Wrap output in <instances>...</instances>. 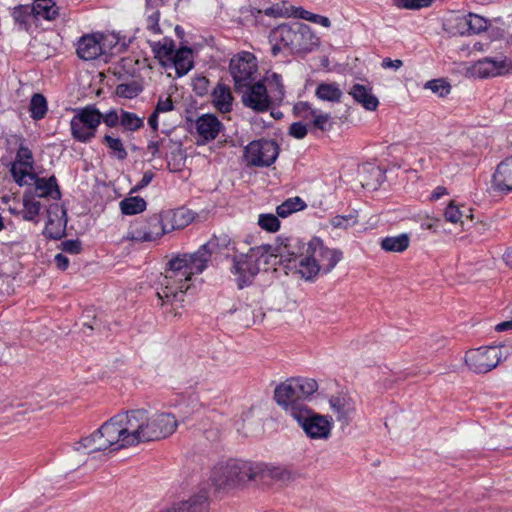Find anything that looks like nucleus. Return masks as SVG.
<instances>
[{
	"mask_svg": "<svg viewBox=\"0 0 512 512\" xmlns=\"http://www.w3.org/2000/svg\"><path fill=\"white\" fill-rule=\"evenodd\" d=\"M210 258L211 252L207 244H203L194 253L179 254L169 260L157 291L161 306H171L165 312L177 315L176 309L182 306L192 286V276L201 274L207 268Z\"/></svg>",
	"mask_w": 512,
	"mask_h": 512,
	"instance_id": "obj_1",
	"label": "nucleus"
},
{
	"mask_svg": "<svg viewBox=\"0 0 512 512\" xmlns=\"http://www.w3.org/2000/svg\"><path fill=\"white\" fill-rule=\"evenodd\" d=\"M318 388L319 385L313 378L289 377L276 385L273 400L290 416H323L308 406Z\"/></svg>",
	"mask_w": 512,
	"mask_h": 512,
	"instance_id": "obj_2",
	"label": "nucleus"
},
{
	"mask_svg": "<svg viewBox=\"0 0 512 512\" xmlns=\"http://www.w3.org/2000/svg\"><path fill=\"white\" fill-rule=\"evenodd\" d=\"M131 419L124 421H106L96 432L88 437L83 438L75 446V451L82 456L77 464L84 462V456L97 451H117L122 448L134 446L131 441L132 434L130 431Z\"/></svg>",
	"mask_w": 512,
	"mask_h": 512,
	"instance_id": "obj_3",
	"label": "nucleus"
},
{
	"mask_svg": "<svg viewBox=\"0 0 512 512\" xmlns=\"http://www.w3.org/2000/svg\"><path fill=\"white\" fill-rule=\"evenodd\" d=\"M269 41L271 53L277 56L281 51L291 54H306L320 46V38L312 28L301 22L281 24L271 30Z\"/></svg>",
	"mask_w": 512,
	"mask_h": 512,
	"instance_id": "obj_4",
	"label": "nucleus"
},
{
	"mask_svg": "<svg viewBox=\"0 0 512 512\" xmlns=\"http://www.w3.org/2000/svg\"><path fill=\"white\" fill-rule=\"evenodd\" d=\"M271 245H260L250 248L246 254H239L233 257L231 273L235 276L238 289H243L252 284L255 276L260 271L261 264H269L277 255L273 254Z\"/></svg>",
	"mask_w": 512,
	"mask_h": 512,
	"instance_id": "obj_5",
	"label": "nucleus"
},
{
	"mask_svg": "<svg viewBox=\"0 0 512 512\" xmlns=\"http://www.w3.org/2000/svg\"><path fill=\"white\" fill-rule=\"evenodd\" d=\"M211 481L216 490L255 481L254 463L231 459L226 463L218 464L212 470Z\"/></svg>",
	"mask_w": 512,
	"mask_h": 512,
	"instance_id": "obj_6",
	"label": "nucleus"
},
{
	"mask_svg": "<svg viewBox=\"0 0 512 512\" xmlns=\"http://www.w3.org/2000/svg\"><path fill=\"white\" fill-rule=\"evenodd\" d=\"M178 425L175 418H132L130 439L134 445L159 440L171 435Z\"/></svg>",
	"mask_w": 512,
	"mask_h": 512,
	"instance_id": "obj_7",
	"label": "nucleus"
},
{
	"mask_svg": "<svg viewBox=\"0 0 512 512\" xmlns=\"http://www.w3.org/2000/svg\"><path fill=\"white\" fill-rule=\"evenodd\" d=\"M101 119V111L95 105L77 109L70 120L71 136L77 142L90 143L96 136Z\"/></svg>",
	"mask_w": 512,
	"mask_h": 512,
	"instance_id": "obj_8",
	"label": "nucleus"
},
{
	"mask_svg": "<svg viewBox=\"0 0 512 512\" xmlns=\"http://www.w3.org/2000/svg\"><path fill=\"white\" fill-rule=\"evenodd\" d=\"M165 218L162 213H154L137 218L129 227L127 239L135 242H152L166 234Z\"/></svg>",
	"mask_w": 512,
	"mask_h": 512,
	"instance_id": "obj_9",
	"label": "nucleus"
},
{
	"mask_svg": "<svg viewBox=\"0 0 512 512\" xmlns=\"http://www.w3.org/2000/svg\"><path fill=\"white\" fill-rule=\"evenodd\" d=\"M258 63L251 52L242 51L234 55L229 63V72L234 81L235 91H241L243 87L256 80Z\"/></svg>",
	"mask_w": 512,
	"mask_h": 512,
	"instance_id": "obj_10",
	"label": "nucleus"
},
{
	"mask_svg": "<svg viewBox=\"0 0 512 512\" xmlns=\"http://www.w3.org/2000/svg\"><path fill=\"white\" fill-rule=\"evenodd\" d=\"M112 44H117L114 36L100 32L84 34L76 43V54L84 61H92L107 54L112 49Z\"/></svg>",
	"mask_w": 512,
	"mask_h": 512,
	"instance_id": "obj_11",
	"label": "nucleus"
},
{
	"mask_svg": "<svg viewBox=\"0 0 512 512\" xmlns=\"http://www.w3.org/2000/svg\"><path fill=\"white\" fill-rule=\"evenodd\" d=\"M294 243L290 242L284 246L287 255L280 254L279 262L286 263V267H295L301 278L305 280H312L318 273L319 267L316 265L311 253H307V246H302L305 252L296 253L291 250L293 247H299L300 241L298 239L293 240Z\"/></svg>",
	"mask_w": 512,
	"mask_h": 512,
	"instance_id": "obj_12",
	"label": "nucleus"
},
{
	"mask_svg": "<svg viewBox=\"0 0 512 512\" xmlns=\"http://www.w3.org/2000/svg\"><path fill=\"white\" fill-rule=\"evenodd\" d=\"M502 356L501 347L482 346L468 350L465 353L464 360L471 371L477 374H485L498 366Z\"/></svg>",
	"mask_w": 512,
	"mask_h": 512,
	"instance_id": "obj_13",
	"label": "nucleus"
},
{
	"mask_svg": "<svg viewBox=\"0 0 512 512\" xmlns=\"http://www.w3.org/2000/svg\"><path fill=\"white\" fill-rule=\"evenodd\" d=\"M278 155L279 146L274 140H254L244 148V159L248 166L269 167Z\"/></svg>",
	"mask_w": 512,
	"mask_h": 512,
	"instance_id": "obj_14",
	"label": "nucleus"
},
{
	"mask_svg": "<svg viewBox=\"0 0 512 512\" xmlns=\"http://www.w3.org/2000/svg\"><path fill=\"white\" fill-rule=\"evenodd\" d=\"M18 149L15 160L11 163L10 173L18 186L26 184L25 178L34 174V156L32 150L26 145V140L21 135H14Z\"/></svg>",
	"mask_w": 512,
	"mask_h": 512,
	"instance_id": "obj_15",
	"label": "nucleus"
},
{
	"mask_svg": "<svg viewBox=\"0 0 512 512\" xmlns=\"http://www.w3.org/2000/svg\"><path fill=\"white\" fill-rule=\"evenodd\" d=\"M236 92L241 94L243 105L255 113H265L273 105L271 97L267 93V87L261 80L254 81L243 87L241 91Z\"/></svg>",
	"mask_w": 512,
	"mask_h": 512,
	"instance_id": "obj_16",
	"label": "nucleus"
},
{
	"mask_svg": "<svg viewBox=\"0 0 512 512\" xmlns=\"http://www.w3.org/2000/svg\"><path fill=\"white\" fill-rule=\"evenodd\" d=\"M307 253H311L316 265L319 267V272L328 273L338 264L342 259V252L336 249L326 247L323 241L314 237L307 243Z\"/></svg>",
	"mask_w": 512,
	"mask_h": 512,
	"instance_id": "obj_17",
	"label": "nucleus"
},
{
	"mask_svg": "<svg viewBox=\"0 0 512 512\" xmlns=\"http://www.w3.org/2000/svg\"><path fill=\"white\" fill-rule=\"evenodd\" d=\"M512 69L511 62L507 58L499 60L485 57L476 61L472 66V73L478 78H491L509 73Z\"/></svg>",
	"mask_w": 512,
	"mask_h": 512,
	"instance_id": "obj_18",
	"label": "nucleus"
},
{
	"mask_svg": "<svg viewBox=\"0 0 512 512\" xmlns=\"http://www.w3.org/2000/svg\"><path fill=\"white\" fill-rule=\"evenodd\" d=\"M491 189L500 195L512 193V156L502 160L491 177Z\"/></svg>",
	"mask_w": 512,
	"mask_h": 512,
	"instance_id": "obj_19",
	"label": "nucleus"
},
{
	"mask_svg": "<svg viewBox=\"0 0 512 512\" xmlns=\"http://www.w3.org/2000/svg\"><path fill=\"white\" fill-rule=\"evenodd\" d=\"M255 481L266 482L271 479L283 484L295 479V474L287 467L270 466L263 463H254Z\"/></svg>",
	"mask_w": 512,
	"mask_h": 512,
	"instance_id": "obj_20",
	"label": "nucleus"
},
{
	"mask_svg": "<svg viewBox=\"0 0 512 512\" xmlns=\"http://www.w3.org/2000/svg\"><path fill=\"white\" fill-rule=\"evenodd\" d=\"M299 426L311 439H326L334 426L333 418H296Z\"/></svg>",
	"mask_w": 512,
	"mask_h": 512,
	"instance_id": "obj_21",
	"label": "nucleus"
},
{
	"mask_svg": "<svg viewBox=\"0 0 512 512\" xmlns=\"http://www.w3.org/2000/svg\"><path fill=\"white\" fill-rule=\"evenodd\" d=\"M209 495L206 489H202L189 499L180 501L170 507L167 512H208Z\"/></svg>",
	"mask_w": 512,
	"mask_h": 512,
	"instance_id": "obj_22",
	"label": "nucleus"
},
{
	"mask_svg": "<svg viewBox=\"0 0 512 512\" xmlns=\"http://www.w3.org/2000/svg\"><path fill=\"white\" fill-rule=\"evenodd\" d=\"M323 396L322 390L317 393V397ZM325 397L328 398L332 412L338 414V416H348L355 411V402L344 389L338 390L330 396L325 395Z\"/></svg>",
	"mask_w": 512,
	"mask_h": 512,
	"instance_id": "obj_23",
	"label": "nucleus"
},
{
	"mask_svg": "<svg viewBox=\"0 0 512 512\" xmlns=\"http://www.w3.org/2000/svg\"><path fill=\"white\" fill-rule=\"evenodd\" d=\"M34 181L36 196L39 198H52L53 200L61 199V191L57 182V178L52 175L49 178L39 177L37 174L29 176Z\"/></svg>",
	"mask_w": 512,
	"mask_h": 512,
	"instance_id": "obj_24",
	"label": "nucleus"
},
{
	"mask_svg": "<svg viewBox=\"0 0 512 512\" xmlns=\"http://www.w3.org/2000/svg\"><path fill=\"white\" fill-rule=\"evenodd\" d=\"M196 131L198 135L206 141L217 138L223 129V124L214 114H203L196 120Z\"/></svg>",
	"mask_w": 512,
	"mask_h": 512,
	"instance_id": "obj_25",
	"label": "nucleus"
},
{
	"mask_svg": "<svg viewBox=\"0 0 512 512\" xmlns=\"http://www.w3.org/2000/svg\"><path fill=\"white\" fill-rule=\"evenodd\" d=\"M162 215L163 218H165V227L167 233L173 230L185 228L194 219L193 212L184 207L162 212Z\"/></svg>",
	"mask_w": 512,
	"mask_h": 512,
	"instance_id": "obj_26",
	"label": "nucleus"
},
{
	"mask_svg": "<svg viewBox=\"0 0 512 512\" xmlns=\"http://www.w3.org/2000/svg\"><path fill=\"white\" fill-rule=\"evenodd\" d=\"M211 101L217 111L228 113L232 110L233 96L228 85L219 82L211 92Z\"/></svg>",
	"mask_w": 512,
	"mask_h": 512,
	"instance_id": "obj_27",
	"label": "nucleus"
},
{
	"mask_svg": "<svg viewBox=\"0 0 512 512\" xmlns=\"http://www.w3.org/2000/svg\"><path fill=\"white\" fill-rule=\"evenodd\" d=\"M353 99L360 103L366 110L375 111L379 105L378 98L372 93V88L356 83L350 90Z\"/></svg>",
	"mask_w": 512,
	"mask_h": 512,
	"instance_id": "obj_28",
	"label": "nucleus"
},
{
	"mask_svg": "<svg viewBox=\"0 0 512 512\" xmlns=\"http://www.w3.org/2000/svg\"><path fill=\"white\" fill-rule=\"evenodd\" d=\"M458 27L462 35L479 34L487 29L488 20L478 14L468 13L460 18Z\"/></svg>",
	"mask_w": 512,
	"mask_h": 512,
	"instance_id": "obj_29",
	"label": "nucleus"
},
{
	"mask_svg": "<svg viewBox=\"0 0 512 512\" xmlns=\"http://www.w3.org/2000/svg\"><path fill=\"white\" fill-rule=\"evenodd\" d=\"M11 16L18 29L24 31L30 29L34 19H39L32 5L29 4L15 6L11 11Z\"/></svg>",
	"mask_w": 512,
	"mask_h": 512,
	"instance_id": "obj_30",
	"label": "nucleus"
},
{
	"mask_svg": "<svg viewBox=\"0 0 512 512\" xmlns=\"http://www.w3.org/2000/svg\"><path fill=\"white\" fill-rule=\"evenodd\" d=\"M267 87V93L271 97L273 105H280L285 97V88L282 76L273 72L263 81Z\"/></svg>",
	"mask_w": 512,
	"mask_h": 512,
	"instance_id": "obj_31",
	"label": "nucleus"
},
{
	"mask_svg": "<svg viewBox=\"0 0 512 512\" xmlns=\"http://www.w3.org/2000/svg\"><path fill=\"white\" fill-rule=\"evenodd\" d=\"M192 49L190 47H181L176 49L172 58V61L178 76H183L193 68V62L191 60Z\"/></svg>",
	"mask_w": 512,
	"mask_h": 512,
	"instance_id": "obj_32",
	"label": "nucleus"
},
{
	"mask_svg": "<svg viewBox=\"0 0 512 512\" xmlns=\"http://www.w3.org/2000/svg\"><path fill=\"white\" fill-rule=\"evenodd\" d=\"M410 237L407 233H401L396 236H386L381 239L380 247L385 252L402 253L408 249Z\"/></svg>",
	"mask_w": 512,
	"mask_h": 512,
	"instance_id": "obj_33",
	"label": "nucleus"
},
{
	"mask_svg": "<svg viewBox=\"0 0 512 512\" xmlns=\"http://www.w3.org/2000/svg\"><path fill=\"white\" fill-rule=\"evenodd\" d=\"M32 7L39 18L47 21L55 20L60 14L56 0H33Z\"/></svg>",
	"mask_w": 512,
	"mask_h": 512,
	"instance_id": "obj_34",
	"label": "nucleus"
},
{
	"mask_svg": "<svg viewBox=\"0 0 512 512\" xmlns=\"http://www.w3.org/2000/svg\"><path fill=\"white\" fill-rule=\"evenodd\" d=\"M101 143L109 149V155L111 157L120 161H123L127 158L128 152L120 138L105 134L102 137Z\"/></svg>",
	"mask_w": 512,
	"mask_h": 512,
	"instance_id": "obj_35",
	"label": "nucleus"
},
{
	"mask_svg": "<svg viewBox=\"0 0 512 512\" xmlns=\"http://www.w3.org/2000/svg\"><path fill=\"white\" fill-rule=\"evenodd\" d=\"M306 207L307 204L305 201L301 197L295 196L286 199L284 202L278 205L276 208V213L279 217L286 218L292 213L304 210Z\"/></svg>",
	"mask_w": 512,
	"mask_h": 512,
	"instance_id": "obj_36",
	"label": "nucleus"
},
{
	"mask_svg": "<svg viewBox=\"0 0 512 512\" xmlns=\"http://www.w3.org/2000/svg\"><path fill=\"white\" fill-rule=\"evenodd\" d=\"M335 122L329 113L318 111L311 123H309L310 132L318 136L317 132H330L334 128Z\"/></svg>",
	"mask_w": 512,
	"mask_h": 512,
	"instance_id": "obj_37",
	"label": "nucleus"
},
{
	"mask_svg": "<svg viewBox=\"0 0 512 512\" xmlns=\"http://www.w3.org/2000/svg\"><path fill=\"white\" fill-rule=\"evenodd\" d=\"M315 95L320 100L339 102L342 97V91L335 83H320L316 88Z\"/></svg>",
	"mask_w": 512,
	"mask_h": 512,
	"instance_id": "obj_38",
	"label": "nucleus"
},
{
	"mask_svg": "<svg viewBox=\"0 0 512 512\" xmlns=\"http://www.w3.org/2000/svg\"><path fill=\"white\" fill-rule=\"evenodd\" d=\"M120 210L124 215H135L142 213L146 209V201L140 197H127L120 201Z\"/></svg>",
	"mask_w": 512,
	"mask_h": 512,
	"instance_id": "obj_39",
	"label": "nucleus"
},
{
	"mask_svg": "<svg viewBox=\"0 0 512 512\" xmlns=\"http://www.w3.org/2000/svg\"><path fill=\"white\" fill-rule=\"evenodd\" d=\"M41 211V203L36 201L33 196L28 193L23 195V210L21 215L25 221H35Z\"/></svg>",
	"mask_w": 512,
	"mask_h": 512,
	"instance_id": "obj_40",
	"label": "nucleus"
},
{
	"mask_svg": "<svg viewBox=\"0 0 512 512\" xmlns=\"http://www.w3.org/2000/svg\"><path fill=\"white\" fill-rule=\"evenodd\" d=\"M48 110L46 98L40 94L35 93L31 97L29 111L33 120H41L45 117Z\"/></svg>",
	"mask_w": 512,
	"mask_h": 512,
	"instance_id": "obj_41",
	"label": "nucleus"
},
{
	"mask_svg": "<svg viewBox=\"0 0 512 512\" xmlns=\"http://www.w3.org/2000/svg\"><path fill=\"white\" fill-rule=\"evenodd\" d=\"M124 131L136 132L144 126V119L136 113L121 109V124Z\"/></svg>",
	"mask_w": 512,
	"mask_h": 512,
	"instance_id": "obj_42",
	"label": "nucleus"
},
{
	"mask_svg": "<svg viewBox=\"0 0 512 512\" xmlns=\"http://www.w3.org/2000/svg\"><path fill=\"white\" fill-rule=\"evenodd\" d=\"M318 111L307 101H299L293 106L294 115L307 123H311Z\"/></svg>",
	"mask_w": 512,
	"mask_h": 512,
	"instance_id": "obj_43",
	"label": "nucleus"
},
{
	"mask_svg": "<svg viewBox=\"0 0 512 512\" xmlns=\"http://www.w3.org/2000/svg\"><path fill=\"white\" fill-rule=\"evenodd\" d=\"M295 16L298 18L310 21L312 23L319 24L326 28L331 26V21L328 17L314 14V13L307 11L301 7L296 9Z\"/></svg>",
	"mask_w": 512,
	"mask_h": 512,
	"instance_id": "obj_44",
	"label": "nucleus"
},
{
	"mask_svg": "<svg viewBox=\"0 0 512 512\" xmlns=\"http://www.w3.org/2000/svg\"><path fill=\"white\" fill-rule=\"evenodd\" d=\"M153 50L160 58L170 60L176 48L172 39L164 38L163 42H158L154 45Z\"/></svg>",
	"mask_w": 512,
	"mask_h": 512,
	"instance_id": "obj_45",
	"label": "nucleus"
},
{
	"mask_svg": "<svg viewBox=\"0 0 512 512\" xmlns=\"http://www.w3.org/2000/svg\"><path fill=\"white\" fill-rule=\"evenodd\" d=\"M278 215L274 214H260L258 217V225L265 231L275 233L280 228V221Z\"/></svg>",
	"mask_w": 512,
	"mask_h": 512,
	"instance_id": "obj_46",
	"label": "nucleus"
},
{
	"mask_svg": "<svg viewBox=\"0 0 512 512\" xmlns=\"http://www.w3.org/2000/svg\"><path fill=\"white\" fill-rule=\"evenodd\" d=\"M237 431L244 436L252 435L259 431V424L254 421V418H241L235 423Z\"/></svg>",
	"mask_w": 512,
	"mask_h": 512,
	"instance_id": "obj_47",
	"label": "nucleus"
},
{
	"mask_svg": "<svg viewBox=\"0 0 512 512\" xmlns=\"http://www.w3.org/2000/svg\"><path fill=\"white\" fill-rule=\"evenodd\" d=\"M426 88L430 89L433 93L441 97L448 95L451 91V86L444 79H433L427 82Z\"/></svg>",
	"mask_w": 512,
	"mask_h": 512,
	"instance_id": "obj_48",
	"label": "nucleus"
},
{
	"mask_svg": "<svg viewBox=\"0 0 512 512\" xmlns=\"http://www.w3.org/2000/svg\"><path fill=\"white\" fill-rule=\"evenodd\" d=\"M101 122H103L109 128H115L121 124V109H110L106 113L101 112Z\"/></svg>",
	"mask_w": 512,
	"mask_h": 512,
	"instance_id": "obj_49",
	"label": "nucleus"
},
{
	"mask_svg": "<svg viewBox=\"0 0 512 512\" xmlns=\"http://www.w3.org/2000/svg\"><path fill=\"white\" fill-rule=\"evenodd\" d=\"M357 222L353 215H336L330 219V224L334 228L347 229Z\"/></svg>",
	"mask_w": 512,
	"mask_h": 512,
	"instance_id": "obj_50",
	"label": "nucleus"
},
{
	"mask_svg": "<svg viewBox=\"0 0 512 512\" xmlns=\"http://www.w3.org/2000/svg\"><path fill=\"white\" fill-rule=\"evenodd\" d=\"M444 216L446 221L451 223H458L463 217V212L460 210L459 206L455 204L454 201H451L445 208Z\"/></svg>",
	"mask_w": 512,
	"mask_h": 512,
	"instance_id": "obj_51",
	"label": "nucleus"
},
{
	"mask_svg": "<svg viewBox=\"0 0 512 512\" xmlns=\"http://www.w3.org/2000/svg\"><path fill=\"white\" fill-rule=\"evenodd\" d=\"M141 90L135 84L122 83L116 87V93L123 98L132 99L136 97Z\"/></svg>",
	"mask_w": 512,
	"mask_h": 512,
	"instance_id": "obj_52",
	"label": "nucleus"
},
{
	"mask_svg": "<svg viewBox=\"0 0 512 512\" xmlns=\"http://www.w3.org/2000/svg\"><path fill=\"white\" fill-rule=\"evenodd\" d=\"M308 131H310L309 123L304 124L303 122H294L289 127V135L295 139H303Z\"/></svg>",
	"mask_w": 512,
	"mask_h": 512,
	"instance_id": "obj_53",
	"label": "nucleus"
},
{
	"mask_svg": "<svg viewBox=\"0 0 512 512\" xmlns=\"http://www.w3.org/2000/svg\"><path fill=\"white\" fill-rule=\"evenodd\" d=\"M159 20V11H154L152 14L148 15L146 18V29L155 35L161 34L162 30L159 25Z\"/></svg>",
	"mask_w": 512,
	"mask_h": 512,
	"instance_id": "obj_54",
	"label": "nucleus"
},
{
	"mask_svg": "<svg viewBox=\"0 0 512 512\" xmlns=\"http://www.w3.org/2000/svg\"><path fill=\"white\" fill-rule=\"evenodd\" d=\"M431 4H432V0H399L398 1L399 7H402L405 9H410V10L426 8V7H429Z\"/></svg>",
	"mask_w": 512,
	"mask_h": 512,
	"instance_id": "obj_55",
	"label": "nucleus"
},
{
	"mask_svg": "<svg viewBox=\"0 0 512 512\" xmlns=\"http://www.w3.org/2000/svg\"><path fill=\"white\" fill-rule=\"evenodd\" d=\"M174 110V103L170 96L166 98L159 97L154 111L158 114L166 113Z\"/></svg>",
	"mask_w": 512,
	"mask_h": 512,
	"instance_id": "obj_56",
	"label": "nucleus"
},
{
	"mask_svg": "<svg viewBox=\"0 0 512 512\" xmlns=\"http://www.w3.org/2000/svg\"><path fill=\"white\" fill-rule=\"evenodd\" d=\"M209 80L205 76H200L194 79L193 88L197 95L203 96L208 93Z\"/></svg>",
	"mask_w": 512,
	"mask_h": 512,
	"instance_id": "obj_57",
	"label": "nucleus"
},
{
	"mask_svg": "<svg viewBox=\"0 0 512 512\" xmlns=\"http://www.w3.org/2000/svg\"><path fill=\"white\" fill-rule=\"evenodd\" d=\"M421 227L425 230H430L434 234H438L442 231L443 221L441 219L431 218L424 221Z\"/></svg>",
	"mask_w": 512,
	"mask_h": 512,
	"instance_id": "obj_58",
	"label": "nucleus"
},
{
	"mask_svg": "<svg viewBox=\"0 0 512 512\" xmlns=\"http://www.w3.org/2000/svg\"><path fill=\"white\" fill-rule=\"evenodd\" d=\"M62 250L64 252H66V253L78 254L82 250V244H81V242L78 239H76V240H72V239L65 240V241L62 242Z\"/></svg>",
	"mask_w": 512,
	"mask_h": 512,
	"instance_id": "obj_59",
	"label": "nucleus"
},
{
	"mask_svg": "<svg viewBox=\"0 0 512 512\" xmlns=\"http://www.w3.org/2000/svg\"><path fill=\"white\" fill-rule=\"evenodd\" d=\"M389 421H385L384 425L389 430V432L393 431L394 433L401 432L404 429V422L401 418H388Z\"/></svg>",
	"mask_w": 512,
	"mask_h": 512,
	"instance_id": "obj_60",
	"label": "nucleus"
},
{
	"mask_svg": "<svg viewBox=\"0 0 512 512\" xmlns=\"http://www.w3.org/2000/svg\"><path fill=\"white\" fill-rule=\"evenodd\" d=\"M154 176L155 175L152 171H150V170L145 171L142 176V179L132 189V192L139 191V190L145 188L146 186H148L151 183V181L153 180Z\"/></svg>",
	"mask_w": 512,
	"mask_h": 512,
	"instance_id": "obj_61",
	"label": "nucleus"
},
{
	"mask_svg": "<svg viewBox=\"0 0 512 512\" xmlns=\"http://www.w3.org/2000/svg\"><path fill=\"white\" fill-rule=\"evenodd\" d=\"M163 143V139L150 140L147 145V151L152 155L153 158L160 157V147Z\"/></svg>",
	"mask_w": 512,
	"mask_h": 512,
	"instance_id": "obj_62",
	"label": "nucleus"
},
{
	"mask_svg": "<svg viewBox=\"0 0 512 512\" xmlns=\"http://www.w3.org/2000/svg\"><path fill=\"white\" fill-rule=\"evenodd\" d=\"M54 262L56 267L62 271L69 267V259L62 253L55 255Z\"/></svg>",
	"mask_w": 512,
	"mask_h": 512,
	"instance_id": "obj_63",
	"label": "nucleus"
},
{
	"mask_svg": "<svg viewBox=\"0 0 512 512\" xmlns=\"http://www.w3.org/2000/svg\"><path fill=\"white\" fill-rule=\"evenodd\" d=\"M402 65H403L402 60H400V59L393 60L391 58H385V59H383V61L381 63V66L384 69L393 68V69L397 70L400 67H402Z\"/></svg>",
	"mask_w": 512,
	"mask_h": 512,
	"instance_id": "obj_64",
	"label": "nucleus"
}]
</instances>
